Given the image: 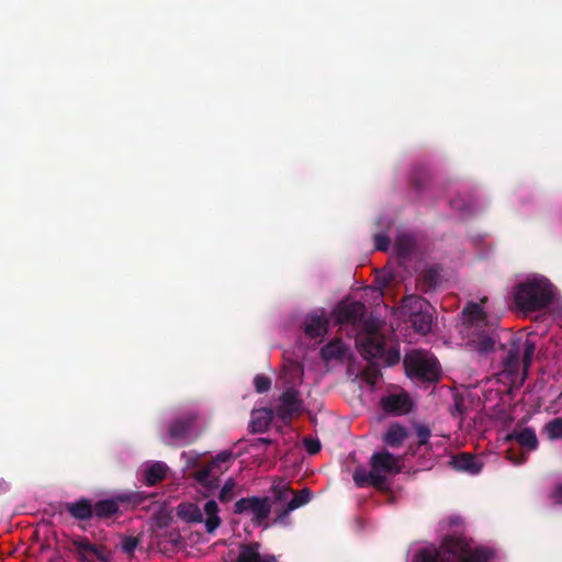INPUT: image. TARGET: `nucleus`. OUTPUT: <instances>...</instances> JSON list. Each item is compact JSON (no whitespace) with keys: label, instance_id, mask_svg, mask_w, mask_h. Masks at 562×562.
Masks as SVG:
<instances>
[{"label":"nucleus","instance_id":"18","mask_svg":"<svg viewBox=\"0 0 562 562\" xmlns=\"http://www.w3.org/2000/svg\"><path fill=\"white\" fill-rule=\"evenodd\" d=\"M451 465L454 470L467 472L469 474H479L483 468V463L475 456L470 453H460L454 456L451 461Z\"/></svg>","mask_w":562,"mask_h":562},{"label":"nucleus","instance_id":"9","mask_svg":"<svg viewBox=\"0 0 562 562\" xmlns=\"http://www.w3.org/2000/svg\"><path fill=\"white\" fill-rule=\"evenodd\" d=\"M188 467L195 469L190 475L204 488L205 496H210L220 487V477L228 470V465L224 469H217L211 461L202 464L199 461V457L190 458Z\"/></svg>","mask_w":562,"mask_h":562},{"label":"nucleus","instance_id":"2","mask_svg":"<svg viewBox=\"0 0 562 562\" xmlns=\"http://www.w3.org/2000/svg\"><path fill=\"white\" fill-rule=\"evenodd\" d=\"M553 285L546 278H535L519 283L515 292V302L524 312L540 311L553 301Z\"/></svg>","mask_w":562,"mask_h":562},{"label":"nucleus","instance_id":"11","mask_svg":"<svg viewBox=\"0 0 562 562\" xmlns=\"http://www.w3.org/2000/svg\"><path fill=\"white\" fill-rule=\"evenodd\" d=\"M367 307L360 301H341L333 310V317L339 325L358 326L366 316Z\"/></svg>","mask_w":562,"mask_h":562},{"label":"nucleus","instance_id":"40","mask_svg":"<svg viewBox=\"0 0 562 562\" xmlns=\"http://www.w3.org/2000/svg\"><path fill=\"white\" fill-rule=\"evenodd\" d=\"M353 481L359 487H363L366 484L372 485L371 471L366 472L364 470L357 469L353 473Z\"/></svg>","mask_w":562,"mask_h":562},{"label":"nucleus","instance_id":"28","mask_svg":"<svg viewBox=\"0 0 562 562\" xmlns=\"http://www.w3.org/2000/svg\"><path fill=\"white\" fill-rule=\"evenodd\" d=\"M520 355H521L520 342L518 340H513L509 346L507 356L505 357V359L503 361L505 369L509 370V371L517 370L519 367Z\"/></svg>","mask_w":562,"mask_h":562},{"label":"nucleus","instance_id":"27","mask_svg":"<svg viewBox=\"0 0 562 562\" xmlns=\"http://www.w3.org/2000/svg\"><path fill=\"white\" fill-rule=\"evenodd\" d=\"M346 355V347L340 339L326 344L321 349V356L325 361L342 360Z\"/></svg>","mask_w":562,"mask_h":562},{"label":"nucleus","instance_id":"17","mask_svg":"<svg viewBox=\"0 0 562 562\" xmlns=\"http://www.w3.org/2000/svg\"><path fill=\"white\" fill-rule=\"evenodd\" d=\"M258 542L243 543L239 547V553L233 562H277L273 554L261 555Z\"/></svg>","mask_w":562,"mask_h":562},{"label":"nucleus","instance_id":"8","mask_svg":"<svg viewBox=\"0 0 562 562\" xmlns=\"http://www.w3.org/2000/svg\"><path fill=\"white\" fill-rule=\"evenodd\" d=\"M370 465L372 486L382 492L389 491L386 475H395L401 471L397 458L387 450H382L371 456Z\"/></svg>","mask_w":562,"mask_h":562},{"label":"nucleus","instance_id":"5","mask_svg":"<svg viewBox=\"0 0 562 562\" xmlns=\"http://www.w3.org/2000/svg\"><path fill=\"white\" fill-rule=\"evenodd\" d=\"M218 505L214 499L207 501L203 509L194 503H181L177 507L178 517L190 524L204 522L205 530L213 533L222 522Z\"/></svg>","mask_w":562,"mask_h":562},{"label":"nucleus","instance_id":"33","mask_svg":"<svg viewBox=\"0 0 562 562\" xmlns=\"http://www.w3.org/2000/svg\"><path fill=\"white\" fill-rule=\"evenodd\" d=\"M237 482L229 477L225 481L224 485L220 490L218 499L221 503L226 504L233 501L236 496Z\"/></svg>","mask_w":562,"mask_h":562},{"label":"nucleus","instance_id":"22","mask_svg":"<svg viewBox=\"0 0 562 562\" xmlns=\"http://www.w3.org/2000/svg\"><path fill=\"white\" fill-rule=\"evenodd\" d=\"M515 440L519 446L527 448L529 451L536 450L538 447V439L536 431L532 428H524L521 430H514L506 436V441Z\"/></svg>","mask_w":562,"mask_h":562},{"label":"nucleus","instance_id":"43","mask_svg":"<svg viewBox=\"0 0 562 562\" xmlns=\"http://www.w3.org/2000/svg\"><path fill=\"white\" fill-rule=\"evenodd\" d=\"M303 443H304L306 451L310 454H316L321 451L322 446H321V442L318 439L307 437V438H304Z\"/></svg>","mask_w":562,"mask_h":562},{"label":"nucleus","instance_id":"48","mask_svg":"<svg viewBox=\"0 0 562 562\" xmlns=\"http://www.w3.org/2000/svg\"><path fill=\"white\" fill-rule=\"evenodd\" d=\"M258 441H260L261 443H265V445H269L271 442L270 439H266V438H259Z\"/></svg>","mask_w":562,"mask_h":562},{"label":"nucleus","instance_id":"13","mask_svg":"<svg viewBox=\"0 0 562 562\" xmlns=\"http://www.w3.org/2000/svg\"><path fill=\"white\" fill-rule=\"evenodd\" d=\"M469 543L462 537L447 536L439 549L445 562H463Z\"/></svg>","mask_w":562,"mask_h":562},{"label":"nucleus","instance_id":"21","mask_svg":"<svg viewBox=\"0 0 562 562\" xmlns=\"http://www.w3.org/2000/svg\"><path fill=\"white\" fill-rule=\"evenodd\" d=\"M311 499H312L311 490L307 487L301 490L297 494H295L291 497V499L286 504V507L283 508L278 514L276 521L282 522L291 512L306 505Z\"/></svg>","mask_w":562,"mask_h":562},{"label":"nucleus","instance_id":"47","mask_svg":"<svg viewBox=\"0 0 562 562\" xmlns=\"http://www.w3.org/2000/svg\"><path fill=\"white\" fill-rule=\"evenodd\" d=\"M459 524H461V519L459 517L450 518V525L451 526H458Z\"/></svg>","mask_w":562,"mask_h":562},{"label":"nucleus","instance_id":"30","mask_svg":"<svg viewBox=\"0 0 562 562\" xmlns=\"http://www.w3.org/2000/svg\"><path fill=\"white\" fill-rule=\"evenodd\" d=\"M542 432L551 441L562 439V417L549 420L542 428Z\"/></svg>","mask_w":562,"mask_h":562},{"label":"nucleus","instance_id":"49","mask_svg":"<svg viewBox=\"0 0 562 562\" xmlns=\"http://www.w3.org/2000/svg\"><path fill=\"white\" fill-rule=\"evenodd\" d=\"M414 186L416 187L417 190H420V183L419 182H415Z\"/></svg>","mask_w":562,"mask_h":562},{"label":"nucleus","instance_id":"35","mask_svg":"<svg viewBox=\"0 0 562 562\" xmlns=\"http://www.w3.org/2000/svg\"><path fill=\"white\" fill-rule=\"evenodd\" d=\"M535 350H536V345L533 341L526 339L522 342L521 352H522V366H524L525 372H527L529 366L531 364V361H532L533 355H535Z\"/></svg>","mask_w":562,"mask_h":562},{"label":"nucleus","instance_id":"46","mask_svg":"<svg viewBox=\"0 0 562 562\" xmlns=\"http://www.w3.org/2000/svg\"><path fill=\"white\" fill-rule=\"evenodd\" d=\"M551 498L554 504L562 505V483L554 487Z\"/></svg>","mask_w":562,"mask_h":562},{"label":"nucleus","instance_id":"38","mask_svg":"<svg viewBox=\"0 0 562 562\" xmlns=\"http://www.w3.org/2000/svg\"><path fill=\"white\" fill-rule=\"evenodd\" d=\"M139 544V540L137 537L125 536L121 541V549L124 553L132 555Z\"/></svg>","mask_w":562,"mask_h":562},{"label":"nucleus","instance_id":"23","mask_svg":"<svg viewBox=\"0 0 562 562\" xmlns=\"http://www.w3.org/2000/svg\"><path fill=\"white\" fill-rule=\"evenodd\" d=\"M440 281L439 272L436 268L425 269L417 279L416 286L420 292L429 293L434 291Z\"/></svg>","mask_w":562,"mask_h":562},{"label":"nucleus","instance_id":"14","mask_svg":"<svg viewBox=\"0 0 562 562\" xmlns=\"http://www.w3.org/2000/svg\"><path fill=\"white\" fill-rule=\"evenodd\" d=\"M381 408L395 416L408 414L413 409V402L406 392L389 394L381 398Z\"/></svg>","mask_w":562,"mask_h":562},{"label":"nucleus","instance_id":"29","mask_svg":"<svg viewBox=\"0 0 562 562\" xmlns=\"http://www.w3.org/2000/svg\"><path fill=\"white\" fill-rule=\"evenodd\" d=\"M413 562H445V560L439 549L436 547H425L414 555Z\"/></svg>","mask_w":562,"mask_h":562},{"label":"nucleus","instance_id":"50","mask_svg":"<svg viewBox=\"0 0 562 562\" xmlns=\"http://www.w3.org/2000/svg\"><path fill=\"white\" fill-rule=\"evenodd\" d=\"M297 369H299V371H300L301 373H303V369H302V367H301V366H299V367H297Z\"/></svg>","mask_w":562,"mask_h":562},{"label":"nucleus","instance_id":"34","mask_svg":"<svg viewBox=\"0 0 562 562\" xmlns=\"http://www.w3.org/2000/svg\"><path fill=\"white\" fill-rule=\"evenodd\" d=\"M72 546L75 547L79 559L81 561H86L91 551H93L94 543L90 542L86 537H79L72 541Z\"/></svg>","mask_w":562,"mask_h":562},{"label":"nucleus","instance_id":"4","mask_svg":"<svg viewBox=\"0 0 562 562\" xmlns=\"http://www.w3.org/2000/svg\"><path fill=\"white\" fill-rule=\"evenodd\" d=\"M149 497L143 491H127L113 495L110 498L93 502V514L97 520H108L119 516L124 507H137Z\"/></svg>","mask_w":562,"mask_h":562},{"label":"nucleus","instance_id":"37","mask_svg":"<svg viewBox=\"0 0 562 562\" xmlns=\"http://www.w3.org/2000/svg\"><path fill=\"white\" fill-rule=\"evenodd\" d=\"M234 458V453L231 450H224L217 453L216 457L211 460V462L217 469H224L226 465L229 467V462H232Z\"/></svg>","mask_w":562,"mask_h":562},{"label":"nucleus","instance_id":"45","mask_svg":"<svg viewBox=\"0 0 562 562\" xmlns=\"http://www.w3.org/2000/svg\"><path fill=\"white\" fill-rule=\"evenodd\" d=\"M506 453H507V458H508L513 463H515V464H521V463H524V462L526 461V459H527V457H526L524 453H521V452L516 453V451H515L513 448L508 449V450L506 451Z\"/></svg>","mask_w":562,"mask_h":562},{"label":"nucleus","instance_id":"41","mask_svg":"<svg viewBox=\"0 0 562 562\" xmlns=\"http://www.w3.org/2000/svg\"><path fill=\"white\" fill-rule=\"evenodd\" d=\"M416 436L418 438V445L424 446L428 442L431 431L426 425H417L416 427Z\"/></svg>","mask_w":562,"mask_h":562},{"label":"nucleus","instance_id":"20","mask_svg":"<svg viewBox=\"0 0 562 562\" xmlns=\"http://www.w3.org/2000/svg\"><path fill=\"white\" fill-rule=\"evenodd\" d=\"M424 310H432L426 299L416 294L406 295L402 299L401 312L408 319Z\"/></svg>","mask_w":562,"mask_h":562},{"label":"nucleus","instance_id":"42","mask_svg":"<svg viewBox=\"0 0 562 562\" xmlns=\"http://www.w3.org/2000/svg\"><path fill=\"white\" fill-rule=\"evenodd\" d=\"M90 555L95 557L100 562H110V552L104 546L94 544Z\"/></svg>","mask_w":562,"mask_h":562},{"label":"nucleus","instance_id":"7","mask_svg":"<svg viewBox=\"0 0 562 562\" xmlns=\"http://www.w3.org/2000/svg\"><path fill=\"white\" fill-rule=\"evenodd\" d=\"M196 420L198 415L193 413L173 419L169 424L164 442L172 447H182L193 443L200 437V432L196 430Z\"/></svg>","mask_w":562,"mask_h":562},{"label":"nucleus","instance_id":"6","mask_svg":"<svg viewBox=\"0 0 562 562\" xmlns=\"http://www.w3.org/2000/svg\"><path fill=\"white\" fill-rule=\"evenodd\" d=\"M404 367L409 378L423 382H437L441 374L438 360L425 351L406 355Z\"/></svg>","mask_w":562,"mask_h":562},{"label":"nucleus","instance_id":"31","mask_svg":"<svg viewBox=\"0 0 562 562\" xmlns=\"http://www.w3.org/2000/svg\"><path fill=\"white\" fill-rule=\"evenodd\" d=\"M373 359H369L366 368L362 370V376L370 385H375L380 378L382 376L380 366L372 361Z\"/></svg>","mask_w":562,"mask_h":562},{"label":"nucleus","instance_id":"19","mask_svg":"<svg viewBox=\"0 0 562 562\" xmlns=\"http://www.w3.org/2000/svg\"><path fill=\"white\" fill-rule=\"evenodd\" d=\"M276 412L272 408H260L251 412L250 429L254 434H262L269 429Z\"/></svg>","mask_w":562,"mask_h":562},{"label":"nucleus","instance_id":"39","mask_svg":"<svg viewBox=\"0 0 562 562\" xmlns=\"http://www.w3.org/2000/svg\"><path fill=\"white\" fill-rule=\"evenodd\" d=\"M254 385L257 393H266L271 387V380L266 375L257 374L254 379Z\"/></svg>","mask_w":562,"mask_h":562},{"label":"nucleus","instance_id":"24","mask_svg":"<svg viewBox=\"0 0 562 562\" xmlns=\"http://www.w3.org/2000/svg\"><path fill=\"white\" fill-rule=\"evenodd\" d=\"M168 467L164 462H155L144 470V483L155 486L166 479Z\"/></svg>","mask_w":562,"mask_h":562},{"label":"nucleus","instance_id":"12","mask_svg":"<svg viewBox=\"0 0 562 562\" xmlns=\"http://www.w3.org/2000/svg\"><path fill=\"white\" fill-rule=\"evenodd\" d=\"M279 402L276 415L285 423H289L294 416L301 415L304 411V403L300 397V392L293 386L288 387L281 394Z\"/></svg>","mask_w":562,"mask_h":562},{"label":"nucleus","instance_id":"10","mask_svg":"<svg viewBox=\"0 0 562 562\" xmlns=\"http://www.w3.org/2000/svg\"><path fill=\"white\" fill-rule=\"evenodd\" d=\"M247 512L252 514V522L260 526L270 515V499L258 496L238 499L234 505V514L240 515Z\"/></svg>","mask_w":562,"mask_h":562},{"label":"nucleus","instance_id":"15","mask_svg":"<svg viewBox=\"0 0 562 562\" xmlns=\"http://www.w3.org/2000/svg\"><path fill=\"white\" fill-rule=\"evenodd\" d=\"M328 318L324 311H317L306 316L304 323V333L312 339L322 337L328 330Z\"/></svg>","mask_w":562,"mask_h":562},{"label":"nucleus","instance_id":"3","mask_svg":"<svg viewBox=\"0 0 562 562\" xmlns=\"http://www.w3.org/2000/svg\"><path fill=\"white\" fill-rule=\"evenodd\" d=\"M356 346L359 353L366 359H382L386 366H394L400 362L401 356L396 348H385V337L375 328L367 324L363 330L356 337Z\"/></svg>","mask_w":562,"mask_h":562},{"label":"nucleus","instance_id":"1","mask_svg":"<svg viewBox=\"0 0 562 562\" xmlns=\"http://www.w3.org/2000/svg\"><path fill=\"white\" fill-rule=\"evenodd\" d=\"M462 315L464 325L472 330L471 344L473 348L482 355L493 351L496 344L495 333L488 325L487 316L481 304L468 303L462 311Z\"/></svg>","mask_w":562,"mask_h":562},{"label":"nucleus","instance_id":"36","mask_svg":"<svg viewBox=\"0 0 562 562\" xmlns=\"http://www.w3.org/2000/svg\"><path fill=\"white\" fill-rule=\"evenodd\" d=\"M490 559H491V553L487 550H484V549L471 550L469 548L463 562H488Z\"/></svg>","mask_w":562,"mask_h":562},{"label":"nucleus","instance_id":"16","mask_svg":"<svg viewBox=\"0 0 562 562\" xmlns=\"http://www.w3.org/2000/svg\"><path fill=\"white\" fill-rule=\"evenodd\" d=\"M65 510L71 518L78 521L94 519L93 501L88 497H81L75 502L66 503Z\"/></svg>","mask_w":562,"mask_h":562},{"label":"nucleus","instance_id":"26","mask_svg":"<svg viewBox=\"0 0 562 562\" xmlns=\"http://www.w3.org/2000/svg\"><path fill=\"white\" fill-rule=\"evenodd\" d=\"M407 436L408 432L405 427L400 424H393L384 434L383 440L387 446L398 448L403 445Z\"/></svg>","mask_w":562,"mask_h":562},{"label":"nucleus","instance_id":"32","mask_svg":"<svg viewBox=\"0 0 562 562\" xmlns=\"http://www.w3.org/2000/svg\"><path fill=\"white\" fill-rule=\"evenodd\" d=\"M271 492L274 496V499L280 503L288 501L289 497L293 494V490L291 488L290 484L283 480L274 483L271 486Z\"/></svg>","mask_w":562,"mask_h":562},{"label":"nucleus","instance_id":"44","mask_svg":"<svg viewBox=\"0 0 562 562\" xmlns=\"http://www.w3.org/2000/svg\"><path fill=\"white\" fill-rule=\"evenodd\" d=\"M391 239L384 234L374 235V246L376 250L385 251L389 249Z\"/></svg>","mask_w":562,"mask_h":562},{"label":"nucleus","instance_id":"25","mask_svg":"<svg viewBox=\"0 0 562 562\" xmlns=\"http://www.w3.org/2000/svg\"><path fill=\"white\" fill-rule=\"evenodd\" d=\"M416 333L426 335L431 330L432 310H424L408 319Z\"/></svg>","mask_w":562,"mask_h":562}]
</instances>
